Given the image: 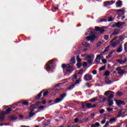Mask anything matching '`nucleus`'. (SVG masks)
<instances>
[{
	"instance_id": "de8ad7c7",
	"label": "nucleus",
	"mask_w": 127,
	"mask_h": 127,
	"mask_svg": "<svg viewBox=\"0 0 127 127\" xmlns=\"http://www.w3.org/2000/svg\"><path fill=\"white\" fill-rule=\"evenodd\" d=\"M62 85V83H59L56 84L55 86L56 87H61Z\"/></svg>"
},
{
	"instance_id": "69168bd1",
	"label": "nucleus",
	"mask_w": 127,
	"mask_h": 127,
	"mask_svg": "<svg viewBox=\"0 0 127 127\" xmlns=\"http://www.w3.org/2000/svg\"><path fill=\"white\" fill-rule=\"evenodd\" d=\"M108 112H113V109L112 108H108L107 109Z\"/></svg>"
},
{
	"instance_id": "5fc2aeb1",
	"label": "nucleus",
	"mask_w": 127,
	"mask_h": 127,
	"mask_svg": "<svg viewBox=\"0 0 127 127\" xmlns=\"http://www.w3.org/2000/svg\"><path fill=\"white\" fill-rule=\"evenodd\" d=\"M95 127H100V123L96 122L95 123V124H94Z\"/></svg>"
},
{
	"instance_id": "6ab92c4d",
	"label": "nucleus",
	"mask_w": 127,
	"mask_h": 127,
	"mask_svg": "<svg viewBox=\"0 0 127 127\" xmlns=\"http://www.w3.org/2000/svg\"><path fill=\"white\" fill-rule=\"evenodd\" d=\"M105 82L106 83V84H107V85H109V84H112V81L110 80V79H109V78L107 77L105 78Z\"/></svg>"
},
{
	"instance_id": "aec40b11",
	"label": "nucleus",
	"mask_w": 127,
	"mask_h": 127,
	"mask_svg": "<svg viewBox=\"0 0 127 127\" xmlns=\"http://www.w3.org/2000/svg\"><path fill=\"white\" fill-rule=\"evenodd\" d=\"M114 94H115V92L111 91V93L109 97H108V100H112L113 98H114Z\"/></svg>"
},
{
	"instance_id": "49530a36",
	"label": "nucleus",
	"mask_w": 127,
	"mask_h": 127,
	"mask_svg": "<svg viewBox=\"0 0 127 127\" xmlns=\"http://www.w3.org/2000/svg\"><path fill=\"white\" fill-rule=\"evenodd\" d=\"M124 48L125 50H126V51H127V42L125 44Z\"/></svg>"
},
{
	"instance_id": "ea45409f",
	"label": "nucleus",
	"mask_w": 127,
	"mask_h": 127,
	"mask_svg": "<svg viewBox=\"0 0 127 127\" xmlns=\"http://www.w3.org/2000/svg\"><path fill=\"white\" fill-rule=\"evenodd\" d=\"M104 75H105V76H109V75H110V71H106L105 72Z\"/></svg>"
},
{
	"instance_id": "cd10ccee",
	"label": "nucleus",
	"mask_w": 127,
	"mask_h": 127,
	"mask_svg": "<svg viewBox=\"0 0 127 127\" xmlns=\"http://www.w3.org/2000/svg\"><path fill=\"white\" fill-rule=\"evenodd\" d=\"M116 121V118H112L109 120V123H110L111 124H113V123H115Z\"/></svg>"
},
{
	"instance_id": "680f3d73",
	"label": "nucleus",
	"mask_w": 127,
	"mask_h": 127,
	"mask_svg": "<svg viewBox=\"0 0 127 127\" xmlns=\"http://www.w3.org/2000/svg\"><path fill=\"white\" fill-rule=\"evenodd\" d=\"M39 105H41V102H36V106H39Z\"/></svg>"
},
{
	"instance_id": "423d86ee",
	"label": "nucleus",
	"mask_w": 127,
	"mask_h": 127,
	"mask_svg": "<svg viewBox=\"0 0 127 127\" xmlns=\"http://www.w3.org/2000/svg\"><path fill=\"white\" fill-rule=\"evenodd\" d=\"M95 39L96 37L94 35L87 36L86 38V40L87 41H90V42H92L93 41H94V40H95Z\"/></svg>"
},
{
	"instance_id": "5701e85b",
	"label": "nucleus",
	"mask_w": 127,
	"mask_h": 127,
	"mask_svg": "<svg viewBox=\"0 0 127 127\" xmlns=\"http://www.w3.org/2000/svg\"><path fill=\"white\" fill-rule=\"evenodd\" d=\"M123 51V47L120 46L118 48V49L117 50V53H121Z\"/></svg>"
},
{
	"instance_id": "3c124183",
	"label": "nucleus",
	"mask_w": 127,
	"mask_h": 127,
	"mask_svg": "<svg viewBox=\"0 0 127 127\" xmlns=\"http://www.w3.org/2000/svg\"><path fill=\"white\" fill-rule=\"evenodd\" d=\"M80 81H81V79H79L75 81V85H77V84H79V83H80Z\"/></svg>"
},
{
	"instance_id": "9d476101",
	"label": "nucleus",
	"mask_w": 127,
	"mask_h": 127,
	"mask_svg": "<svg viewBox=\"0 0 127 127\" xmlns=\"http://www.w3.org/2000/svg\"><path fill=\"white\" fill-rule=\"evenodd\" d=\"M73 71V67L70 65H66V72L67 73H71Z\"/></svg>"
},
{
	"instance_id": "dca6fc26",
	"label": "nucleus",
	"mask_w": 127,
	"mask_h": 127,
	"mask_svg": "<svg viewBox=\"0 0 127 127\" xmlns=\"http://www.w3.org/2000/svg\"><path fill=\"white\" fill-rule=\"evenodd\" d=\"M123 2L121 0H119L116 2V7H121Z\"/></svg>"
},
{
	"instance_id": "8fccbe9b",
	"label": "nucleus",
	"mask_w": 127,
	"mask_h": 127,
	"mask_svg": "<svg viewBox=\"0 0 127 127\" xmlns=\"http://www.w3.org/2000/svg\"><path fill=\"white\" fill-rule=\"evenodd\" d=\"M50 124V121L49 120H47L45 122V125L47 126V125H49Z\"/></svg>"
},
{
	"instance_id": "20e7f679",
	"label": "nucleus",
	"mask_w": 127,
	"mask_h": 127,
	"mask_svg": "<svg viewBox=\"0 0 127 127\" xmlns=\"http://www.w3.org/2000/svg\"><path fill=\"white\" fill-rule=\"evenodd\" d=\"M92 79H93V76L89 73L86 74L84 77V79L85 81H91Z\"/></svg>"
},
{
	"instance_id": "39448f33",
	"label": "nucleus",
	"mask_w": 127,
	"mask_h": 127,
	"mask_svg": "<svg viewBox=\"0 0 127 127\" xmlns=\"http://www.w3.org/2000/svg\"><path fill=\"white\" fill-rule=\"evenodd\" d=\"M97 101H99V102H100V103H104V102H106V101H107V97L99 96L97 98Z\"/></svg>"
},
{
	"instance_id": "58836bf2",
	"label": "nucleus",
	"mask_w": 127,
	"mask_h": 127,
	"mask_svg": "<svg viewBox=\"0 0 127 127\" xmlns=\"http://www.w3.org/2000/svg\"><path fill=\"white\" fill-rule=\"evenodd\" d=\"M76 79H77V74H74L73 75V77H72V81H75V80H76Z\"/></svg>"
},
{
	"instance_id": "6e6d98bb",
	"label": "nucleus",
	"mask_w": 127,
	"mask_h": 127,
	"mask_svg": "<svg viewBox=\"0 0 127 127\" xmlns=\"http://www.w3.org/2000/svg\"><path fill=\"white\" fill-rule=\"evenodd\" d=\"M62 68H63V69H65V68H66V67H67V65H66V64H63L62 65Z\"/></svg>"
},
{
	"instance_id": "a19ab883",
	"label": "nucleus",
	"mask_w": 127,
	"mask_h": 127,
	"mask_svg": "<svg viewBox=\"0 0 127 127\" xmlns=\"http://www.w3.org/2000/svg\"><path fill=\"white\" fill-rule=\"evenodd\" d=\"M109 50H110V47L108 46L105 48V49L104 51V52H108V51H109Z\"/></svg>"
},
{
	"instance_id": "a878e982",
	"label": "nucleus",
	"mask_w": 127,
	"mask_h": 127,
	"mask_svg": "<svg viewBox=\"0 0 127 127\" xmlns=\"http://www.w3.org/2000/svg\"><path fill=\"white\" fill-rule=\"evenodd\" d=\"M91 35V34H93V31L91 30V29H88V33L86 34V35Z\"/></svg>"
},
{
	"instance_id": "864d4df0",
	"label": "nucleus",
	"mask_w": 127,
	"mask_h": 127,
	"mask_svg": "<svg viewBox=\"0 0 127 127\" xmlns=\"http://www.w3.org/2000/svg\"><path fill=\"white\" fill-rule=\"evenodd\" d=\"M92 74L93 75H96V74H97V70H92Z\"/></svg>"
},
{
	"instance_id": "0eeeda50",
	"label": "nucleus",
	"mask_w": 127,
	"mask_h": 127,
	"mask_svg": "<svg viewBox=\"0 0 127 127\" xmlns=\"http://www.w3.org/2000/svg\"><path fill=\"white\" fill-rule=\"evenodd\" d=\"M117 61L119 62V63H120V64H124L125 62H127V60H126V56H122L121 59L118 60Z\"/></svg>"
},
{
	"instance_id": "e2e57ef3",
	"label": "nucleus",
	"mask_w": 127,
	"mask_h": 127,
	"mask_svg": "<svg viewBox=\"0 0 127 127\" xmlns=\"http://www.w3.org/2000/svg\"><path fill=\"white\" fill-rule=\"evenodd\" d=\"M83 71L84 70L83 69L80 70L78 72V74H83Z\"/></svg>"
},
{
	"instance_id": "ddd939ff",
	"label": "nucleus",
	"mask_w": 127,
	"mask_h": 127,
	"mask_svg": "<svg viewBox=\"0 0 127 127\" xmlns=\"http://www.w3.org/2000/svg\"><path fill=\"white\" fill-rule=\"evenodd\" d=\"M115 40H114V39H113L112 41H111V42H110L111 46H113V47H115L117 46V45H118V44H119V43H118V42L117 41V40H116V42H114V41H115Z\"/></svg>"
},
{
	"instance_id": "1a4fd4ad",
	"label": "nucleus",
	"mask_w": 127,
	"mask_h": 127,
	"mask_svg": "<svg viewBox=\"0 0 127 127\" xmlns=\"http://www.w3.org/2000/svg\"><path fill=\"white\" fill-rule=\"evenodd\" d=\"M114 3L113 0L105 1L103 3L104 6H107V5H112Z\"/></svg>"
},
{
	"instance_id": "bb28decb",
	"label": "nucleus",
	"mask_w": 127,
	"mask_h": 127,
	"mask_svg": "<svg viewBox=\"0 0 127 127\" xmlns=\"http://www.w3.org/2000/svg\"><path fill=\"white\" fill-rule=\"evenodd\" d=\"M119 34V30L116 29L114 30L113 33H112V35H117V34Z\"/></svg>"
},
{
	"instance_id": "774afa93",
	"label": "nucleus",
	"mask_w": 127,
	"mask_h": 127,
	"mask_svg": "<svg viewBox=\"0 0 127 127\" xmlns=\"http://www.w3.org/2000/svg\"><path fill=\"white\" fill-rule=\"evenodd\" d=\"M105 123H106V120H102V121H101V124H102V125H104V124H105Z\"/></svg>"
},
{
	"instance_id": "f8f14e48",
	"label": "nucleus",
	"mask_w": 127,
	"mask_h": 127,
	"mask_svg": "<svg viewBox=\"0 0 127 127\" xmlns=\"http://www.w3.org/2000/svg\"><path fill=\"white\" fill-rule=\"evenodd\" d=\"M116 103L118 106H121V105H126V102L124 101H122L121 100H115Z\"/></svg>"
},
{
	"instance_id": "4468645a",
	"label": "nucleus",
	"mask_w": 127,
	"mask_h": 127,
	"mask_svg": "<svg viewBox=\"0 0 127 127\" xmlns=\"http://www.w3.org/2000/svg\"><path fill=\"white\" fill-rule=\"evenodd\" d=\"M126 109H122L121 111H120L118 112V115H117V117L119 118V117H121L122 115H124L126 113Z\"/></svg>"
},
{
	"instance_id": "f257e3e1",
	"label": "nucleus",
	"mask_w": 127,
	"mask_h": 127,
	"mask_svg": "<svg viewBox=\"0 0 127 127\" xmlns=\"http://www.w3.org/2000/svg\"><path fill=\"white\" fill-rule=\"evenodd\" d=\"M56 63V61L55 60H52L49 61L46 65V69L47 71H50V70L54 69L55 68Z\"/></svg>"
},
{
	"instance_id": "72a5a7b5",
	"label": "nucleus",
	"mask_w": 127,
	"mask_h": 127,
	"mask_svg": "<svg viewBox=\"0 0 127 127\" xmlns=\"http://www.w3.org/2000/svg\"><path fill=\"white\" fill-rule=\"evenodd\" d=\"M105 69H106V66L104 65L101 67L100 68H99V71H103V70H105Z\"/></svg>"
},
{
	"instance_id": "4c0bfd02",
	"label": "nucleus",
	"mask_w": 127,
	"mask_h": 127,
	"mask_svg": "<svg viewBox=\"0 0 127 127\" xmlns=\"http://www.w3.org/2000/svg\"><path fill=\"white\" fill-rule=\"evenodd\" d=\"M82 45H83V46L87 47L89 46V44H87V42H83L82 43Z\"/></svg>"
},
{
	"instance_id": "c756f323",
	"label": "nucleus",
	"mask_w": 127,
	"mask_h": 127,
	"mask_svg": "<svg viewBox=\"0 0 127 127\" xmlns=\"http://www.w3.org/2000/svg\"><path fill=\"white\" fill-rule=\"evenodd\" d=\"M103 43H104L103 41H101L98 42L96 45L97 47H100L101 46V45L103 44Z\"/></svg>"
},
{
	"instance_id": "393cba45",
	"label": "nucleus",
	"mask_w": 127,
	"mask_h": 127,
	"mask_svg": "<svg viewBox=\"0 0 127 127\" xmlns=\"http://www.w3.org/2000/svg\"><path fill=\"white\" fill-rule=\"evenodd\" d=\"M123 25V23L120 22H118L115 24V26H117V27H121Z\"/></svg>"
},
{
	"instance_id": "2eb2a0df",
	"label": "nucleus",
	"mask_w": 127,
	"mask_h": 127,
	"mask_svg": "<svg viewBox=\"0 0 127 127\" xmlns=\"http://www.w3.org/2000/svg\"><path fill=\"white\" fill-rule=\"evenodd\" d=\"M86 60L88 62V63H92V62H93L91 56H87L86 57Z\"/></svg>"
},
{
	"instance_id": "052dcab7",
	"label": "nucleus",
	"mask_w": 127,
	"mask_h": 127,
	"mask_svg": "<svg viewBox=\"0 0 127 127\" xmlns=\"http://www.w3.org/2000/svg\"><path fill=\"white\" fill-rule=\"evenodd\" d=\"M31 108H33V109H36L37 107H36V106L32 105L31 106Z\"/></svg>"
},
{
	"instance_id": "e433bc0d",
	"label": "nucleus",
	"mask_w": 127,
	"mask_h": 127,
	"mask_svg": "<svg viewBox=\"0 0 127 127\" xmlns=\"http://www.w3.org/2000/svg\"><path fill=\"white\" fill-rule=\"evenodd\" d=\"M104 37V39H105V40H108L109 39V35H106L103 36Z\"/></svg>"
},
{
	"instance_id": "603ef678",
	"label": "nucleus",
	"mask_w": 127,
	"mask_h": 127,
	"mask_svg": "<svg viewBox=\"0 0 127 127\" xmlns=\"http://www.w3.org/2000/svg\"><path fill=\"white\" fill-rule=\"evenodd\" d=\"M85 86L86 87H87L88 88H90V87H91V85H90V83L87 82V83H86Z\"/></svg>"
},
{
	"instance_id": "a18cd8bd",
	"label": "nucleus",
	"mask_w": 127,
	"mask_h": 127,
	"mask_svg": "<svg viewBox=\"0 0 127 127\" xmlns=\"http://www.w3.org/2000/svg\"><path fill=\"white\" fill-rule=\"evenodd\" d=\"M49 93V92H48V91H45V92L43 93V96H44V97H45V96L48 95V93Z\"/></svg>"
},
{
	"instance_id": "2f4dec72",
	"label": "nucleus",
	"mask_w": 127,
	"mask_h": 127,
	"mask_svg": "<svg viewBox=\"0 0 127 127\" xmlns=\"http://www.w3.org/2000/svg\"><path fill=\"white\" fill-rule=\"evenodd\" d=\"M76 60H77V62H78V63H80V62H81V61H82V60H81V59H80V56L77 55L76 56Z\"/></svg>"
},
{
	"instance_id": "4d7b16f0",
	"label": "nucleus",
	"mask_w": 127,
	"mask_h": 127,
	"mask_svg": "<svg viewBox=\"0 0 127 127\" xmlns=\"http://www.w3.org/2000/svg\"><path fill=\"white\" fill-rule=\"evenodd\" d=\"M102 63H103V64H106V63H107V60L106 59L102 60Z\"/></svg>"
},
{
	"instance_id": "7c9ffc66",
	"label": "nucleus",
	"mask_w": 127,
	"mask_h": 127,
	"mask_svg": "<svg viewBox=\"0 0 127 127\" xmlns=\"http://www.w3.org/2000/svg\"><path fill=\"white\" fill-rule=\"evenodd\" d=\"M112 93V91L108 90L104 93L105 96H108V95H110V94Z\"/></svg>"
},
{
	"instance_id": "b1692460",
	"label": "nucleus",
	"mask_w": 127,
	"mask_h": 127,
	"mask_svg": "<svg viewBox=\"0 0 127 127\" xmlns=\"http://www.w3.org/2000/svg\"><path fill=\"white\" fill-rule=\"evenodd\" d=\"M55 104H58V103H60V102H62V99L61 98H56Z\"/></svg>"
},
{
	"instance_id": "338daca9",
	"label": "nucleus",
	"mask_w": 127,
	"mask_h": 127,
	"mask_svg": "<svg viewBox=\"0 0 127 127\" xmlns=\"http://www.w3.org/2000/svg\"><path fill=\"white\" fill-rule=\"evenodd\" d=\"M79 122V119L78 118L74 119V123H78Z\"/></svg>"
},
{
	"instance_id": "c9c22d12",
	"label": "nucleus",
	"mask_w": 127,
	"mask_h": 127,
	"mask_svg": "<svg viewBox=\"0 0 127 127\" xmlns=\"http://www.w3.org/2000/svg\"><path fill=\"white\" fill-rule=\"evenodd\" d=\"M70 63L72 64H74V63H75V57H74L72 58V59L70 60Z\"/></svg>"
},
{
	"instance_id": "f704fd0d",
	"label": "nucleus",
	"mask_w": 127,
	"mask_h": 127,
	"mask_svg": "<svg viewBox=\"0 0 127 127\" xmlns=\"http://www.w3.org/2000/svg\"><path fill=\"white\" fill-rule=\"evenodd\" d=\"M75 86V84H72L70 85L69 87H67V90H72L73 88Z\"/></svg>"
},
{
	"instance_id": "0e129e2a",
	"label": "nucleus",
	"mask_w": 127,
	"mask_h": 127,
	"mask_svg": "<svg viewBox=\"0 0 127 127\" xmlns=\"http://www.w3.org/2000/svg\"><path fill=\"white\" fill-rule=\"evenodd\" d=\"M39 110H43L44 109V106H41L39 107Z\"/></svg>"
},
{
	"instance_id": "6e6552de",
	"label": "nucleus",
	"mask_w": 127,
	"mask_h": 127,
	"mask_svg": "<svg viewBox=\"0 0 127 127\" xmlns=\"http://www.w3.org/2000/svg\"><path fill=\"white\" fill-rule=\"evenodd\" d=\"M95 29L96 31H99L100 33H104V32H105V30L100 27H95Z\"/></svg>"
},
{
	"instance_id": "c85d7f7f",
	"label": "nucleus",
	"mask_w": 127,
	"mask_h": 127,
	"mask_svg": "<svg viewBox=\"0 0 127 127\" xmlns=\"http://www.w3.org/2000/svg\"><path fill=\"white\" fill-rule=\"evenodd\" d=\"M42 95V92H41L38 94V95L36 97V99H37V100H38V99H40Z\"/></svg>"
},
{
	"instance_id": "37998d69",
	"label": "nucleus",
	"mask_w": 127,
	"mask_h": 127,
	"mask_svg": "<svg viewBox=\"0 0 127 127\" xmlns=\"http://www.w3.org/2000/svg\"><path fill=\"white\" fill-rule=\"evenodd\" d=\"M34 115H35V113H29V118H31V117H33Z\"/></svg>"
},
{
	"instance_id": "bf43d9fd",
	"label": "nucleus",
	"mask_w": 127,
	"mask_h": 127,
	"mask_svg": "<svg viewBox=\"0 0 127 127\" xmlns=\"http://www.w3.org/2000/svg\"><path fill=\"white\" fill-rule=\"evenodd\" d=\"M94 117H95V114L93 113L91 114V117H90L91 119H94Z\"/></svg>"
},
{
	"instance_id": "a211bd4d",
	"label": "nucleus",
	"mask_w": 127,
	"mask_h": 127,
	"mask_svg": "<svg viewBox=\"0 0 127 127\" xmlns=\"http://www.w3.org/2000/svg\"><path fill=\"white\" fill-rule=\"evenodd\" d=\"M89 101L92 103H95V102H97L98 101V97H93L91 99L89 100Z\"/></svg>"
},
{
	"instance_id": "9b49d317",
	"label": "nucleus",
	"mask_w": 127,
	"mask_h": 127,
	"mask_svg": "<svg viewBox=\"0 0 127 127\" xmlns=\"http://www.w3.org/2000/svg\"><path fill=\"white\" fill-rule=\"evenodd\" d=\"M116 70L118 71V73L120 74V75H123V74H124V73H125V70L122 69V68L121 67H118L116 68Z\"/></svg>"
},
{
	"instance_id": "473e14b6",
	"label": "nucleus",
	"mask_w": 127,
	"mask_h": 127,
	"mask_svg": "<svg viewBox=\"0 0 127 127\" xmlns=\"http://www.w3.org/2000/svg\"><path fill=\"white\" fill-rule=\"evenodd\" d=\"M113 53H114V51L111 52L110 54L108 55V56L106 57V58H110L113 56Z\"/></svg>"
},
{
	"instance_id": "09e8293b",
	"label": "nucleus",
	"mask_w": 127,
	"mask_h": 127,
	"mask_svg": "<svg viewBox=\"0 0 127 127\" xmlns=\"http://www.w3.org/2000/svg\"><path fill=\"white\" fill-rule=\"evenodd\" d=\"M102 21H107V20H106L105 19H100L98 20V22H101Z\"/></svg>"
},
{
	"instance_id": "4be33fe9",
	"label": "nucleus",
	"mask_w": 127,
	"mask_h": 127,
	"mask_svg": "<svg viewBox=\"0 0 127 127\" xmlns=\"http://www.w3.org/2000/svg\"><path fill=\"white\" fill-rule=\"evenodd\" d=\"M100 60H101V55H98L96 58V59H95V61L96 62H97V63H99Z\"/></svg>"
},
{
	"instance_id": "79ce46f5",
	"label": "nucleus",
	"mask_w": 127,
	"mask_h": 127,
	"mask_svg": "<svg viewBox=\"0 0 127 127\" xmlns=\"http://www.w3.org/2000/svg\"><path fill=\"white\" fill-rule=\"evenodd\" d=\"M22 105H25L27 106L28 105V102L27 101L23 102L21 103Z\"/></svg>"
},
{
	"instance_id": "13d9d810",
	"label": "nucleus",
	"mask_w": 127,
	"mask_h": 127,
	"mask_svg": "<svg viewBox=\"0 0 127 127\" xmlns=\"http://www.w3.org/2000/svg\"><path fill=\"white\" fill-rule=\"evenodd\" d=\"M104 113H105V110H104V109H101V110L100 111V114H104Z\"/></svg>"
},
{
	"instance_id": "412c9836",
	"label": "nucleus",
	"mask_w": 127,
	"mask_h": 127,
	"mask_svg": "<svg viewBox=\"0 0 127 127\" xmlns=\"http://www.w3.org/2000/svg\"><path fill=\"white\" fill-rule=\"evenodd\" d=\"M108 101L109 102V106L111 107V106H113L114 105V101L112 99H108Z\"/></svg>"
},
{
	"instance_id": "f03ea898",
	"label": "nucleus",
	"mask_w": 127,
	"mask_h": 127,
	"mask_svg": "<svg viewBox=\"0 0 127 127\" xmlns=\"http://www.w3.org/2000/svg\"><path fill=\"white\" fill-rule=\"evenodd\" d=\"M11 112V108H9L6 110V112L3 111L1 112V115L0 116V120H3V115H6Z\"/></svg>"
},
{
	"instance_id": "c03bdc74",
	"label": "nucleus",
	"mask_w": 127,
	"mask_h": 127,
	"mask_svg": "<svg viewBox=\"0 0 127 127\" xmlns=\"http://www.w3.org/2000/svg\"><path fill=\"white\" fill-rule=\"evenodd\" d=\"M66 96L65 94H63L62 95L60 96V97L61 98V99H62V100L64 98V97Z\"/></svg>"
},
{
	"instance_id": "7ed1b4c3",
	"label": "nucleus",
	"mask_w": 127,
	"mask_h": 127,
	"mask_svg": "<svg viewBox=\"0 0 127 127\" xmlns=\"http://www.w3.org/2000/svg\"><path fill=\"white\" fill-rule=\"evenodd\" d=\"M125 39V36L124 35L122 36H120L119 37H115L114 38V40H116L118 43H120V42H122Z\"/></svg>"
},
{
	"instance_id": "f3484780",
	"label": "nucleus",
	"mask_w": 127,
	"mask_h": 127,
	"mask_svg": "<svg viewBox=\"0 0 127 127\" xmlns=\"http://www.w3.org/2000/svg\"><path fill=\"white\" fill-rule=\"evenodd\" d=\"M86 107L88 109H91L92 108H95L96 107V105L94 104L93 106H92L91 103H87L86 104Z\"/></svg>"
}]
</instances>
